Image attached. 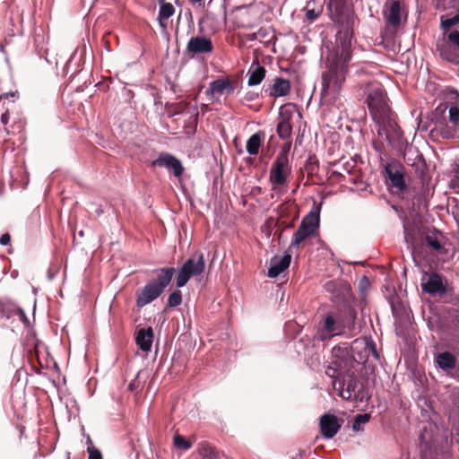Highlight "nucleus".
<instances>
[{
    "label": "nucleus",
    "instance_id": "1",
    "mask_svg": "<svg viewBox=\"0 0 459 459\" xmlns=\"http://www.w3.org/2000/svg\"><path fill=\"white\" fill-rule=\"evenodd\" d=\"M330 19L340 27L335 36V46L328 49L326 71L322 74V94L334 99L341 91L351 58L352 29L351 12L346 0H328Z\"/></svg>",
    "mask_w": 459,
    "mask_h": 459
},
{
    "label": "nucleus",
    "instance_id": "2",
    "mask_svg": "<svg viewBox=\"0 0 459 459\" xmlns=\"http://www.w3.org/2000/svg\"><path fill=\"white\" fill-rule=\"evenodd\" d=\"M364 94L378 136L399 144V126L383 86L377 81L368 82L365 85Z\"/></svg>",
    "mask_w": 459,
    "mask_h": 459
},
{
    "label": "nucleus",
    "instance_id": "3",
    "mask_svg": "<svg viewBox=\"0 0 459 459\" xmlns=\"http://www.w3.org/2000/svg\"><path fill=\"white\" fill-rule=\"evenodd\" d=\"M369 356L379 359L376 344L372 341L355 340L351 349L334 347L325 374L333 380L351 377L355 374L356 366L366 362Z\"/></svg>",
    "mask_w": 459,
    "mask_h": 459
},
{
    "label": "nucleus",
    "instance_id": "4",
    "mask_svg": "<svg viewBox=\"0 0 459 459\" xmlns=\"http://www.w3.org/2000/svg\"><path fill=\"white\" fill-rule=\"evenodd\" d=\"M419 439L422 459H453V434L448 429L428 421L422 425Z\"/></svg>",
    "mask_w": 459,
    "mask_h": 459
},
{
    "label": "nucleus",
    "instance_id": "5",
    "mask_svg": "<svg viewBox=\"0 0 459 459\" xmlns=\"http://www.w3.org/2000/svg\"><path fill=\"white\" fill-rule=\"evenodd\" d=\"M156 272L158 273L157 279L146 283L137 295L136 306L138 307H143L158 299L170 283L176 270L173 267H167L160 268Z\"/></svg>",
    "mask_w": 459,
    "mask_h": 459
},
{
    "label": "nucleus",
    "instance_id": "6",
    "mask_svg": "<svg viewBox=\"0 0 459 459\" xmlns=\"http://www.w3.org/2000/svg\"><path fill=\"white\" fill-rule=\"evenodd\" d=\"M321 208L322 203L316 204V201H313L311 210L301 220L297 231L293 234L290 247H299L303 240L316 233L320 225Z\"/></svg>",
    "mask_w": 459,
    "mask_h": 459
},
{
    "label": "nucleus",
    "instance_id": "7",
    "mask_svg": "<svg viewBox=\"0 0 459 459\" xmlns=\"http://www.w3.org/2000/svg\"><path fill=\"white\" fill-rule=\"evenodd\" d=\"M333 386L338 392V395L344 400L363 402L366 397L365 388L355 374L333 380Z\"/></svg>",
    "mask_w": 459,
    "mask_h": 459
},
{
    "label": "nucleus",
    "instance_id": "8",
    "mask_svg": "<svg viewBox=\"0 0 459 459\" xmlns=\"http://www.w3.org/2000/svg\"><path fill=\"white\" fill-rule=\"evenodd\" d=\"M398 133L401 138L399 139V144L393 143V142H391L389 139L385 140L398 152L403 154V159L407 165L414 168L417 173H422L426 167L423 155L420 153L417 147L407 143L400 127H398Z\"/></svg>",
    "mask_w": 459,
    "mask_h": 459
},
{
    "label": "nucleus",
    "instance_id": "9",
    "mask_svg": "<svg viewBox=\"0 0 459 459\" xmlns=\"http://www.w3.org/2000/svg\"><path fill=\"white\" fill-rule=\"evenodd\" d=\"M290 145H285L278 153L270 169V182L273 186H284L291 173V166L289 160Z\"/></svg>",
    "mask_w": 459,
    "mask_h": 459
},
{
    "label": "nucleus",
    "instance_id": "10",
    "mask_svg": "<svg viewBox=\"0 0 459 459\" xmlns=\"http://www.w3.org/2000/svg\"><path fill=\"white\" fill-rule=\"evenodd\" d=\"M205 269V261L203 253H195L189 257L180 268L177 277V286L184 287L191 277L201 275Z\"/></svg>",
    "mask_w": 459,
    "mask_h": 459
},
{
    "label": "nucleus",
    "instance_id": "11",
    "mask_svg": "<svg viewBox=\"0 0 459 459\" xmlns=\"http://www.w3.org/2000/svg\"><path fill=\"white\" fill-rule=\"evenodd\" d=\"M385 178L389 181V185L397 190L403 192L407 189L404 179V167L397 160L386 162L384 167Z\"/></svg>",
    "mask_w": 459,
    "mask_h": 459
},
{
    "label": "nucleus",
    "instance_id": "12",
    "mask_svg": "<svg viewBox=\"0 0 459 459\" xmlns=\"http://www.w3.org/2000/svg\"><path fill=\"white\" fill-rule=\"evenodd\" d=\"M434 361L436 366L447 376H450L454 378L459 377L457 373L454 372L457 366V359L451 352L443 351L436 354Z\"/></svg>",
    "mask_w": 459,
    "mask_h": 459
},
{
    "label": "nucleus",
    "instance_id": "13",
    "mask_svg": "<svg viewBox=\"0 0 459 459\" xmlns=\"http://www.w3.org/2000/svg\"><path fill=\"white\" fill-rule=\"evenodd\" d=\"M153 167H164L172 170L175 177H181L184 168L181 161L169 153H161L152 164Z\"/></svg>",
    "mask_w": 459,
    "mask_h": 459
},
{
    "label": "nucleus",
    "instance_id": "14",
    "mask_svg": "<svg viewBox=\"0 0 459 459\" xmlns=\"http://www.w3.org/2000/svg\"><path fill=\"white\" fill-rule=\"evenodd\" d=\"M213 49L212 42L204 36L192 37L186 46V50L193 56L200 54L211 53Z\"/></svg>",
    "mask_w": 459,
    "mask_h": 459
},
{
    "label": "nucleus",
    "instance_id": "15",
    "mask_svg": "<svg viewBox=\"0 0 459 459\" xmlns=\"http://www.w3.org/2000/svg\"><path fill=\"white\" fill-rule=\"evenodd\" d=\"M320 429L323 437L326 439L333 438L341 429L338 418L333 414H324L320 418Z\"/></svg>",
    "mask_w": 459,
    "mask_h": 459
},
{
    "label": "nucleus",
    "instance_id": "16",
    "mask_svg": "<svg viewBox=\"0 0 459 459\" xmlns=\"http://www.w3.org/2000/svg\"><path fill=\"white\" fill-rule=\"evenodd\" d=\"M264 91L273 98L284 97L290 91V82L282 77H275L264 89Z\"/></svg>",
    "mask_w": 459,
    "mask_h": 459
},
{
    "label": "nucleus",
    "instance_id": "17",
    "mask_svg": "<svg viewBox=\"0 0 459 459\" xmlns=\"http://www.w3.org/2000/svg\"><path fill=\"white\" fill-rule=\"evenodd\" d=\"M340 324L332 315L325 317L324 325L319 333V339L325 341L341 333Z\"/></svg>",
    "mask_w": 459,
    "mask_h": 459
},
{
    "label": "nucleus",
    "instance_id": "18",
    "mask_svg": "<svg viewBox=\"0 0 459 459\" xmlns=\"http://www.w3.org/2000/svg\"><path fill=\"white\" fill-rule=\"evenodd\" d=\"M291 261V255L286 253L281 259L274 257L271 259L270 267L268 269V277L276 278L279 276L284 270H286Z\"/></svg>",
    "mask_w": 459,
    "mask_h": 459
},
{
    "label": "nucleus",
    "instance_id": "19",
    "mask_svg": "<svg viewBox=\"0 0 459 459\" xmlns=\"http://www.w3.org/2000/svg\"><path fill=\"white\" fill-rule=\"evenodd\" d=\"M421 288L425 292L432 295L444 294L446 292L442 279L437 273L429 275L428 280L421 283Z\"/></svg>",
    "mask_w": 459,
    "mask_h": 459
},
{
    "label": "nucleus",
    "instance_id": "20",
    "mask_svg": "<svg viewBox=\"0 0 459 459\" xmlns=\"http://www.w3.org/2000/svg\"><path fill=\"white\" fill-rule=\"evenodd\" d=\"M233 91L234 86L228 79H218L210 82L206 92L213 96H221L223 94H230Z\"/></svg>",
    "mask_w": 459,
    "mask_h": 459
},
{
    "label": "nucleus",
    "instance_id": "21",
    "mask_svg": "<svg viewBox=\"0 0 459 459\" xmlns=\"http://www.w3.org/2000/svg\"><path fill=\"white\" fill-rule=\"evenodd\" d=\"M153 339V331L151 327L138 330L135 342L141 351L148 352L151 351Z\"/></svg>",
    "mask_w": 459,
    "mask_h": 459
},
{
    "label": "nucleus",
    "instance_id": "22",
    "mask_svg": "<svg viewBox=\"0 0 459 459\" xmlns=\"http://www.w3.org/2000/svg\"><path fill=\"white\" fill-rule=\"evenodd\" d=\"M436 48L444 60L448 62H455L456 60V51L452 48L451 43L446 38L437 40Z\"/></svg>",
    "mask_w": 459,
    "mask_h": 459
},
{
    "label": "nucleus",
    "instance_id": "23",
    "mask_svg": "<svg viewBox=\"0 0 459 459\" xmlns=\"http://www.w3.org/2000/svg\"><path fill=\"white\" fill-rule=\"evenodd\" d=\"M266 70L257 61L253 62L248 69V86H256L264 79Z\"/></svg>",
    "mask_w": 459,
    "mask_h": 459
},
{
    "label": "nucleus",
    "instance_id": "24",
    "mask_svg": "<svg viewBox=\"0 0 459 459\" xmlns=\"http://www.w3.org/2000/svg\"><path fill=\"white\" fill-rule=\"evenodd\" d=\"M400 11L401 5L399 1H393L389 8L385 11V19L394 27H398L401 23Z\"/></svg>",
    "mask_w": 459,
    "mask_h": 459
},
{
    "label": "nucleus",
    "instance_id": "25",
    "mask_svg": "<svg viewBox=\"0 0 459 459\" xmlns=\"http://www.w3.org/2000/svg\"><path fill=\"white\" fill-rule=\"evenodd\" d=\"M160 2V10L158 14V21L160 26L162 28H166L168 21L175 13V8L170 3H165L164 0H159Z\"/></svg>",
    "mask_w": 459,
    "mask_h": 459
},
{
    "label": "nucleus",
    "instance_id": "26",
    "mask_svg": "<svg viewBox=\"0 0 459 459\" xmlns=\"http://www.w3.org/2000/svg\"><path fill=\"white\" fill-rule=\"evenodd\" d=\"M262 138L260 133L254 134L247 140L246 144V150L250 155H256L261 146Z\"/></svg>",
    "mask_w": 459,
    "mask_h": 459
},
{
    "label": "nucleus",
    "instance_id": "27",
    "mask_svg": "<svg viewBox=\"0 0 459 459\" xmlns=\"http://www.w3.org/2000/svg\"><path fill=\"white\" fill-rule=\"evenodd\" d=\"M292 127L289 120L282 119L277 125V134L282 140L288 139L291 134Z\"/></svg>",
    "mask_w": 459,
    "mask_h": 459
},
{
    "label": "nucleus",
    "instance_id": "28",
    "mask_svg": "<svg viewBox=\"0 0 459 459\" xmlns=\"http://www.w3.org/2000/svg\"><path fill=\"white\" fill-rule=\"evenodd\" d=\"M370 420V414L368 413H363V414H357L354 417L353 423H352V429L355 432H359L363 430L362 425L368 423Z\"/></svg>",
    "mask_w": 459,
    "mask_h": 459
},
{
    "label": "nucleus",
    "instance_id": "29",
    "mask_svg": "<svg viewBox=\"0 0 459 459\" xmlns=\"http://www.w3.org/2000/svg\"><path fill=\"white\" fill-rule=\"evenodd\" d=\"M173 443L175 447L183 451H186L191 448V443L180 435L174 436Z\"/></svg>",
    "mask_w": 459,
    "mask_h": 459
},
{
    "label": "nucleus",
    "instance_id": "30",
    "mask_svg": "<svg viewBox=\"0 0 459 459\" xmlns=\"http://www.w3.org/2000/svg\"><path fill=\"white\" fill-rule=\"evenodd\" d=\"M459 23V15H455L454 17H441V29L444 30H448L451 27Z\"/></svg>",
    "mask_w": 459,
    "mask_h": 459
},
{
    "label": "nucleus",
    "instance_id": "31",
    "mask_svg": "<svg viewBox=\"0 0 459 459\" xmlns=\"http://www.w3.org/2000/svg\"><path fill=\"white\" fill-rule=\"evenodd\" d=\"M182 302V295L180 290L173 291L168 299V306L170 307H178Z\"/></svg>",
    "mask_w": 459,
    "mask_h": 459
},
{
    "label": "nucleus",
    "instance_id": "32",
    "mask_svg": "<svg viewBox=\"0 0 459 459\" xmlns=\"http://www.w3.org/2000/svg\"><path fill=\"white\" fill-rule=\"evenodd\" d=\"M87 444V452L89 454V459H102V455L100 451L92 446V442L90 437H88Z\"/></svg>",
    "mask_w": 459,
    "mask_h": 459
},
{
    "label": "nucleus",
    "instance_id": "33",
    "mask_svg": "<svg viewBox=\"0 0 459 459\" xmlns=\"http://www.w3.org/2000/svg\"><path fill=\"white\" fill-rule=\"evenodd\" d=\"M425 240H426L427 245L429 247H430L432 249H434L435 251H439L442 249V245L436 236L429 235L426 237Z\"/></svg>",
    "mask_w": 459,
    "mask_h": 459
},
{
    "label": "nucleus",
    "instance_id": "34",
    "mask_svg": "<svg viewBox=\"0 0 459 459\" xmlns=\"http://www.w3.org/2000/svg\"><path fill=\"white\" fill-rule=\"evenodd\" d=\"M449 120L451 123L457 125L459 123V108L452 106L449 108Z\"/></svg>",
    "mask_w": 459,
    "mask_h": 459
},
{
    "label": "nucleus",
    "instance_id": "35",
    "mask_svg": "<svg viewBox=\"0 0 459 459\" xmlns=\"http://www.w3.org/2000/svg\"><path fill=\"white\" fill-rule=\"evenodd\" d=\"M451 44L459 48V30H452L446 38Z\"/></svg>",
    "mask_w": 459,
    "mask_h": 459
},
{
    "label": "nucleus",
    "instance_id": "36",
    "mask_svg": "<svg viewBox=\"0 0 459 459\" xmlns=\"http://www.w3.org/2000/svg\"><path fill=\"white\" fill-rule=\"evenodd\" d=\"M370 286V281L368 277L363 276L359 281V289L361 292H365Z\"/></svg>",
    "mask_w": 459,
    "mask_h": 459
},
{
    "label": "nucleus",
    "instance_id": "37",
    "mask_svg": "<svg viewBox=\"0 0 459 459\" xmlns=\"http://www.w3.org/2000/svg\"><path fill=\"white\" fill-rule=\"evenodd\" d=\"M306 17L308 21H315L318 17V13L314 9H309L306 13Z\"/></svg>",
    "mask_w": 459,
    "mask_h": 459
},
{
    "label": "nucleus",
    "instance_id": "38",
    "mask_svg": "<svg viewBox=\"0 0 459 459\" xmlns=\"http://www.w3.org/2000/svg\"><path fill=\"white\" fill-rule=\"evenodd\" d=\"M10 241H11V237L8 233H5V234H3L1 237H0V244L2 246H7L10 244Z\"/></svg>",
    "mask_w": 459,
    "mask_h": 459
},
{
    "label": "nucleus",
    "instance_id": "39",
    "mask_svg": "<svg viewBox=\"0 0 459 459\" xmlns=\"http://www.w3.org/2000/svg\"><path fill=\"white\" fill-rule=\"evenodd\" d=\"M257 94L256 93H254V92H247L246 95H245V100H247V101H252V100H255L256 98H257Z\"/></svg>",
    "mask_w": 459,
    "mask_h": 459
},
{
    "label": "nucleus",
    "instance_id": "40",
    "mask_svg": "<svg viewBox=\"0 0 459 459\" xmlns=\"http://www.w3.org/2000/svg\"><path fill=\"white\" fill-rule=\"evenodd\" d=\"M1 122L4 125H6L9 122V113H8V111H5L4 113L2 114V116H1Z\"/></svg>",
    "mask_w": 459,
    "mask_h": 459
},
{
    "label": "nucleus",
    "instance_id": "41",
    "mask_svg": "<svg viewBox=\"0 0 459 459\" xmlns=\"http://www.w3.org/2000/svg\"><path fill=\"white\" fill-rule=\"evenodd\" d=\"M20 314H21V319L24 322V323H27L28 322V318L24 313L23 310H20Z\"/></svg>",
    "mask_w": 459,
    "mask_h": 459
},
{
    "label": "nucleus",
    "instance_id": "42",
    "mask_svg": "<svg viewBox=\"0 0 459 459\" xmlns=\"http://www.w3.org/2000/svg\"><path fill=\"white\" fill-rule=\"evenodd\" d=\"M55 278V273H52L50 270L48 272V279L52 281Z\"/></svg>",
    "mask_w": 459,
    "mask_h": 459
},
{
    "label": "nucleus",
    "instance_id": "43",
    "mask_svg": "<svg viewBox=\"0 0 459 459\" xmlns=\"http://www.w3.org/2000/svg\"><path fill=\"white\" fill-rule=\"evenodd\" d=\"M201 459H215L212 455L205 454Z\"/></svg>",
    "mask_w": 459,
    "mask_h": 459
},
{
    "label": "nucleus",
    "instance_id": "44",
    "mask_svg": "<svg viewBox=\"0 0 459 459\" xmlns=\"http://www.w3.org/2000/svg\"><path fill=\"white\" fill-rule=\"evenodd\" d=\"M456 416H458L457 411L454 410L450 414V419H455Z\"/></svg>",
    "mask_w": 459,
    "mask_h": 459
},
{
    "label": "nucleus",
    "instance_id": "45",
    "mask_svg": "<svg viewBox=\"0 0 459 459\" xmlns=\"http://www.w3.org/2000/svg\"><path fill=\"white\" fill-rule=\"evenodd\" d=\"M455 404L458 406V402H459V393H457V394L455 395Z\"/></svg>",
    "mask_w": 459,
    "mask_h": 459
},
{
    "label": "nucleus",
    "instance_id": "46",
    "mask_svg": "<svg viewBox=\"0 0 459 459\" xmlns=\"http://www.w3.org/2000/svg\"><path fill=\"white\" fill-rule=\"evenodd\" d=\"M96 212H97V214L100 216V215H101V214H102L103 211H102L101 209H98V210L96 211Z\"/></svg>",
    "mask_w": 459,
    "mask_h": 459
},
{
    "label": "nucleus",
    "instance_id": "47",
    "mask_svg": "<svg viewBox=\"0 0 459 459\" xmlns=\"http://www.w3.org/2000/svg\"><path fill=\"white\" fill-rule=\"evenodd\" d=\"M190 1H191V2H193V3H200V2H202L203 0H190Z\"/></svg>",
    "mask_w": 459,
    "mask_h": 459
},
{
    "label": "nucleus",
    "instance_id": "48",
    "mask_svg": "<svg viewBox=\"0 0 459 459\" xmlns=\"http://www.w3.org/2000/svg\"><path fill=\"white\" fill-rule=\"evenodd\" d=\"M79 235H80L81 237H82V236H83V232H82V231H80V232H79Z\"/></svg>",
    "mask_w": 459,
    "mask_h": 459
},
{
    "label": "nucleus",
    "instance_id": "49",
    "mask_svg": "<svg viewBox=\"0 0 459 459\" xmlns=\"http://www.w3.org/2000/svg\"><path fill=\"white\" fill-rule=\"evenodd\" d=\"M221 9H222V13L225 14V13H226V11H224V8H223V7H221Z\"/></svg>",
    "mask_w": 459,
    "mask_h": 459
},
{
    "label": "nucleus",
    "instance_id": "50",
    "mask_svg": "<svg viewBox=\"0 0 459 459\" xmlns=\"http://www.w3.org/2000/svg\"><path fill=\"white\" fill-rule=\"evenodd\" d=\"M455 411H457V414H459V408L455 410Z\"/></svg>",
    "mask_w": 459,
    "mask_h": 459
}]
</instances>
